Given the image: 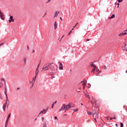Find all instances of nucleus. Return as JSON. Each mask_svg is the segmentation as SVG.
I'll return each instance as SVG.
<instances>
[{
    "instance_id": "nucleus-1",
    "label": "nucleus",
    "mask_w": 127,
    "mask_h": 127,
    "mask_svg": "<svg viewBox=\"0 0 127 127\" xmlns=\"http://www.w3.org/2000/svg\"><path fill=\"white\" fill-rule=\"evenodd\" d=\"M51 68V64H46L43 66L42 67V71H47V70H49Z\"/></svg>"
},
{
    "instance_id": "nucleus-2",
    "label": "nucleus",
    "mask_w": 127,
    "mask_h": 127,
    "mask_svg": "<svg viewBox=\"0 0 127 127\" xmlns=\"http://www.w3.org/2000/svg\"><path fill=\"white\" fill-rule=\"evenodd\" d=\"M71 109V104H68V105H65V110L64 111L65 113L67 112V111H68V110H70Z\"/></svg>"
},
{
    "instance_id": "nucleus-3",
    "label": "nucleus",
    "mask_w": 127,
    "mask_h": 127,
    "mask_svg": "<svg viewBox=\"0 0 127 127\" xmlns=\"http://www.w3.org/2000/svg\"><path fill=\"white\" fill-rule=\"evenodd\" d=\"M99 117V112H95L93 114V118L94 119H97Z\"/></svg>"
},
{
    "instance_id": "nucleus-4",
    "label": "nucleus",
    "mask_w": 127,
    "mask_h": 127,
    "mask_svg": "<svg viewBox=\"0 0 127 127\" xmlns=\"http://www.w3.org/2000/svg\"><path fill=\"white\" fill-rule=\"evenodd\" d=\"M65 110H66L65 105L63 104L61 109H60L59 112H61L62 111H65Z\"/></svg>"
},
{
    "instance_id": "nucleus-5",
    "label": "nucleus",
    "mask_w": 127,
    "mask_h": 127,
    "mask_svg": "<svg viewBox=\"0 0 127 127\" xmlns=\"http://www.w3.org/2000/svg\"><path fill=\"white\" fill-rule=\"evenodd\" d=\"M127 32H122V33H120L119 34H118V36L119 37H123V36H124V35H127Z\"/></svg>"
},
{
    "instance_id": "nucleus-6",
    "label": "nucleus",
    "mask_w": 127,
    "mask_h": 127,
    "mask_svg": "<svg viewBox=\"0 0 127 127\" xmlns=\"http://www.w3.org/2000/svg\"><path fill=\"white\" fill-rule=\"evenodd\" d=\"M0 17L1 19L4 20V15L3 14V13L1 12V11H0Z\"/></svg>"
},
{
    "instance_id": "nucleus-7",
    "label": "nucleus",
    "mask_w": 127,
    "mask_h": 127,
    "mask_svg": "<svg viewBox=\"0 0 127 127\" xmlns=\"http://www.w3.org/2000/svg\"><path fill=\"white\" fill-rule=\"evenodd\" d=\"M47 112V110L43 109L42 111H41L40 112L39 115H41V114H43L44 115H45V114H46Z\"/></svg>"
},
{
    "instance_id": "nucleus-8",
    "label": "nucleus",
    "mask_w": 127,
    "mask_h": 127,
    "mask_svg": "<svg viewBox=\"0 0 127 127\" xmlns=\"http://www.w3.org/2000/svg\"><path fill=\"white\" fill-rule=\"evenodd\" d=\"M8 22H9V23H10V22H14V19H13V16H10V19L8 20Z\"/></svg>"
},
{
    "instance_id": "nucleus-9",
    "label": "nucleus",
    "mask_w": 127,
    "mask_h": 127,
    "mask_svg": "<svg viewBox=\"0 0 127 127\" xmlns=\"http://www.w3.org/2000/svg\"><path fill=\"white\" fill-rule=\"evenodd\" d=\"M92 99L95 102V105L96 106V108H98V107H99V105L97 104V101L95 100V98L93 97H92Z\"/></svg>"
},
{
    "instance_id": "nucleus-10",
    "label": "nucleus",
    "mask_w": 127,
    "mask_h": 127,
    "mask_svg": "<svg viewBox=\"0 0 127 127\" xmlns=\"http://www.w3.org/2000/svg\"><path fill=\"white\" fill-rule=\"evenodd\" d=\"M59 14V11H56L54 13V18H55V17H57L58 16V15Z\"/></svg>"
},
{
    "instance_id": "nucleus-11",
    "label": "nucleus",
    "mask_w": 127,
    "mask_h": 127,
    "mask_svg": "<svg viewBox=\"0 0 127 127\" xmlns=\"http://www.w3.org/2000/svg\"><path fill=\"white\" fill-rule=\"evenodd\" d=\"M123 50H124V51H127V44H125V46H124L123 48Z\"/></svg>"
},
{
    "instance_id": "nucleus-12",
    "label": "nucleus",
    "mask_w": 127,
    "mask_h": 127,
    "mask_svg": "<svg viewBox=\"0 0 127 127\" xmlns=\"http://www.w3.org/2000/svg\"><path fill=\"white\" fill-rule=\"evenodd\" d=\"M60 65H59V69L60 70H63V64L62 63L59 62Z\"/></svg>"
},
{
    "instance_id": "nucleus-13",
    "label": "nucleus",
    "mask_w": 127,
    "mask_h": 127,
    "mask_svg": "<svg viewBox=\"0 0 127 127\" xmlns=\"http://www.w3.org/2000/svg\"><path fill=\"white\" fill-rule=\"evenodd\" d=\"M39 72V70L38 69V68H37L35 72V76H37V75H38Z\"/></svg>"
},
{
    "instance_id": "nucleus-14",
    "label": "nucleus",
    "mask_w": 127,
    "mask_h": 127,
    "mask_svg": "<svg viewBox=\"0 0 127 127\" xmlns=\"http://www.w3.org/2000/svg\"><path fill=\"white\" fill-rule=\"evenodd\" d=\"M83 83L82 84V86H86V83H87V80H83L81 82V83H83Z\"/></svg>"
},
{
    "instance_id": "nucleus-15",
    "label": "nucleus",
    "mask_w": 127,
    "mask_h": 127,
    "mask_svg": "<svg viewBox=\"0 0 127 127\" xmlns=\"http://www.w3.org/2000/svg\"><path fill=\"white\" fill-rule=\"evenodd\" d=\"M5 104H7V108H8V104H9V100H8V99L6 100Z\"/></svg>"
},
{
    "instance_id": "nucleus-16",
    "label": "nucleus",
    "mask_w": 127,
    "mask_h": 127,
    "mask_svg": "<svg viewBox=\"0 0 127 127\" xmlns=\"http://www.w3.org/2000/svg\"><path fill=\"white\" fill-rule=\"evenodd\" d=\"M37 77V76L35 75V77L33 78L32 83H33V84L35 82V80H36Z\"/></svg>"
},
{
    "instance_id": "nucleus-17",
    "label": "nucleus",
    "mask_w": 127,
    "mask_h": 127,
    "mask_svg": "<svg viewBox=\"0 0 127 127\" xmlns=\"http://www.w3.org/2000/svg\"><path fill=\"white\" fill-rule=\"evenodd\" d=\"M6 106H7V104H6V103H5L3 105V111L4 112V111H5V108H6Z\"/></svg>"
},
{
    "instance_id": "nucleus-18",
    "label": "nucleus",
    "mask_w": 127,
    "mask_h": 127,
    "mask_svg": "<svg viewBox=\"0 0 127 127\" xmlns=\"http://www.w3.org/2000/svg\"><path fill=\"white\" fill-rule=\"evenodd\" d=\"M84 96H85V97H87L88 99H91V97H90V95H89L88 94L84 93Z\"/></svg>"
},
{
    "instance_id": "nucleus-19",
    "label": "nucleus",
    "mask_w": 127,
    "mask_h": 127,
    "mask_svg": "<svg viewBox=\"0 0 127 127\" xmlns=\"http://www.w3.org/2000/svg\"><path fill=\"white\" fill-rule=\"evenodd\" d=\"M57 22L55 21V23H54V27H55V29H56V28H57Z\"/></svg>"
},
{
    "instance_id": "nucleus-20",
    "label": "nucleus",
    "mask_w": 127,
    "mask_h": 127,
    "mask_svg": "<svg viewBox=\"0 0 127 127\" xmlns=\"http://www.w3.org/2000/svg\"><path fill=\"white\" fill-rule=\"evenodd\" d=\"M116 17V15L115 14H113L112 16L110 17L109 18V19H112V18H115Z\"/></svg>"
},
{
    "instance_id": "nucleus-21",
    "label": "nucleus",
    "mask_w": 127,
    "mask_h": 127,
    "mask_svg": "<svg viewBox=\"0 0 127 127\" xmlns=\"http://www.w3.org/2000/svg\"><path fill=\"white\" fill-rule=\"evenodd\" d=\"M27 60V59L26 58H24L23 61H24V64H26Z\"/></svg>"
},
{
    "instance_id": "nucleus-22",
    "label": "nucleus",
    "mask_w": 127,
    "mask_h": 127,
    "mask_svg": "<svg viewBox=\"0 0 127 127\" xmlns=\"http://www.w3.org/2000/svg\"><path fill=\"white\" fill-rule=\"evenodd\" d=\"M90 66H91V67H94V68H97V66H96L95 65V64H90Z\"/></svg>"
},
{
    "instance_id": "nucleus-23",
    "label": "nucleus",
    "mask_w": 127,
    "mask_h": 127,
    "mask_svg": "<svg viewBox=\"0 0 127 127\" xmlns=\"http://www.w3.org/2000/svg\"><path fill=\"white\" fill-rule=\"evenodd\" d=\"M72 111H73L74 112H78V111H79V109L77 108L76 109H73Z\"/></svg>"
},
{
    "instance_id": "nucleus-24",
    "label": "nucleus",
    "mask_w": 127,
    "mask_h": 127,
    "mask_svg": "<svg viewBox=\"0 0 127 127\" xmlns=\"http://www.w3.org/2000/svg\"><path fill=\"white\" fill-rule=\"evenodd\" d=\"M5 86H4V91H7V89L6 88V86L5 85V82H4Z\"/></svg>"
},
{
    "instance_id": "nucleus-25",
    "label": "nucleus",
    "mask_w": 127,
    "mask_h": 127,
    "mask_svg": "<svg viewBox=\"0 0 127 127\" xmlns=\"http://www.w3.org/2000/svg\"><path fill=\"white\" fill-rule=\"evenodd\" d=\"M96 68L94 67V68L92 69L91 72H93V73H95V71L96 70Z\"/></svg>"
},
{
    "instance_id": "nucleus-26",
    "label": "nucleus",
    "mask_w": 127,
    "mask_h": 127,
    "mask_svg": "<svg viewBox=\"0 0 127 127\" xmlns=\"http://www.w3.org/2000/svg\"><path fill=\"white\" fill-rule=\"evenodd\" d=\"M100 74H101V71H99L97 74L96 75V76H99V75H100Z\"/></svg>"
},
{
    "instance_id": "nucleus-27",
    "label": "nucleus",
    "mask_w": 127,
    "mask_h": 127,
    "mask_svg": "<svg viewBox=\"0 0 127 127\" xmlns=\"http://www.w3.org/2000/svg\"><path fill=\"white\" fill-rule=\"evenodd\" d=\"M120 125H121V127H124V124H123V123H121Z\"/></svg>"
},
{
    "instance_id": "nucleus-28",
    "label": "nucleus",
    "mask_w": 127,
    "mask_h": 127,
    "mask_svg": "<svg viewBox=\"0 0 127 127\" xmlns=\"http://www.w3.org/2000/svg\"><path fill=\"white\" fill-rule=\"evenodd\" d=\"M1 81H3V82H5L4 78H1Z\"/></svg>"
},
{
    "instance_id": "nucleus-29",
    "label": "nucleus",
    "mask_w": 127,
    "mask_h": 127,
    "mask_svg": "<svg viewBox=\"0 0 127 127\" xmlns=\"http://www.w3.org/2000/svg\"><path fill=\"white\" fill-rule=\"evenodd\" d=\"M54 105H55V103H53L52 104V109H53V108L54 107Z\"/></svg>"
},
{
    "instance_id": "nucleus-30",
    "label": "nucleus",
    "mask_w": 127,
    "mask_h": 127,
    "mask_svg": "<svg viewBox=\"0 0 127 127\" xmlns=\"http://www.w3.org/2000/svg\"><path fill=\"white\" fill-rule=\"evenodd\" d=\"M88 115H92V113L91 112H87Z\"/></svg>"
},
{
    "instance_id": "nucleus-31",
    "label": "nucleus",
    "mask_w": 127,
    "mask_h": 127,
    "mask_svg": "<svg viewBox=\"0 0 127 127\" xmlns=\"http://www.w3.org/2000/svg\"><path fill=\"white\" fill-rule=\"evenodd\" d=\"M118 2H122L123 1V0H117Z\"/></svg>"
},
{
    "instance_id": "nucleus-32",
    "label": "nucleus",
    "mask_w": 127,
    "mask_h": 127,
    "mask_svg": "<svg viewBox=\"0 0 127 127\" xmlns=\"http://www.w3.org/2000/svg\"><path fill=\"white\" fill-rule=\"evenodd\" d=\"M10 118V114L8 115V117L7 118V119H8V120H9V118Z\"/></svg>"
},
{
    "instance_id": "nucleus-33",
    "label": "nucleus",
    "mask_w": 127,
    "mask_h": 127,
    "mask_svg": "<svg viewBox=\"0 0 127 127\" xmlns=\"http://www.w3.org/2000/svg\"><path fill=\"white\" fill-rule=\"evenodd\" d=\"M5 96H7V91H4Z\"/></svg>"
},
{
    "instance_id": "nucleus-34",
    "label": "nucleus",
    "mask_w": 127,
    "mask_h": 127,
    "mask_svg": "<svg viewBox=\"0 0 127 127\" xmlns=\"http://www.w3.org/2000/svg\"><path fill=\"white\" fill-rule=\"evenodd\" d=\"M71 33H72V30H71L68 34V35H70V34H71Z\"/></svg>"
},
{
    "instance_id": "nucleus-35",
    "label": "nucleus",
    "mask_w": 127,
    "mask_h": 127,
    "mask_svg": "<svg viewBox=\"0 0 127 127\" xmlns=\"http://www.w3.org/2000/svg\"><path fill=\"white\" fill-rule=\"evenodd\" d=\"M78 22L76 23V24L75 25V26H73V28H75V27L76 26H77V25L78 24Z\"/></svg>"
},
{
    "instance_id": "nucleus-36",
    "label": "nucleus",
    "mask_w": 127,
    "mask_h": 127,
    "mask_svg": "<svg viewBox=\"0 0 127 127\" xmlns=\"http://www.w3.org/2000/svg\"><path fill=\"white\" fill-rule=\"evenodd\" d=\"M90 121H91V120H90V119L87 120V123H89Z\"/></svg>"
},
{
    "instance_id": "nucleus-37",
    "label": "nucleus",
    "mask_w": 127,
    "mask_h": 127,
    "mask_svg": "<svg viewBox=\"0 0 127 127\" xmlns=\"http://www.w3.org/2000/svg\"><path fill=\"white\" fill-rule=\"evenodd\" d=\"M35 52V51L34 50H32V53H34Z\"/></svg>"
},
{
    "instance_id": "nucleus-38",
    "label": "nucleus",
    "mask_w": 127,
    "mask_h": 127,
    "mask_svg": "<svg viewBox=\"0 0 127 127\" xmlns=\"http://www.w3.org/2000/svg\"><path fill=\"white\" fill-rule=\"evenodd\" d=\"M42 120L43 121V122L44 121V117H42Z\"/></svg>"
},
{
    "instance_id": "nucleus-39",
    "label": "nucleus",
    "mask_w": 127,
    "mask_h": 127,
    "mask_svg": "<svg viewBox=\"0 0 127 127\" xmlns=\"http://www.w3.org/2000/svg\"><path fill=\"white\" fill-rule=\"evenodd\" d=\"M94 121L96 123H97V118H94Z\"/></svg>"
},
{
    "instance_id": "nucleus-40",
    "label": "nucleus",
    "mask_w": 127,
    "mask_h": 127,
    "mask_svg": "<svg viewBox=\"0 0 127 127\" xmlns=\"http://www.w3.org/2000/svg\"><path fill=\"white\" fill-rule=\"evenodd\" d=\"M6 100H8V97H7V95H6Z\"/></svg>"
},
{
    "instance_id": "nucleus-41",
    "label": "nucleus",
    "mask_w": 127,
    "mask_h": 127,
    "mask_svg": "<svg viewBox=\"0 0 127 127\" xmlns=\"http://www.w3.org/2000/svg\"><path fill=\"white\" fill-rule=\"evenodd\" d=\"M9 119H7V120H6V123H8V120H9Z\"/></svg>"
},
{
    "instance_id": "nucleus-42",
    "label": "nucleus",
    "mask_w": 127,
    "mask_h": 127,
    "mask_svg": "<svg viewBox=\"0 0 127 127\" xmlns=\"http://www.w3.org/2000/svg\"><path fill=\"white\" fill-rule=\"evenodd\" d=\"M2 85H3L2 83H0V88H1V86H2Z\"/></svg>"
},
{
    "instance_id": "nucleus-43",
    "label": "nucleus",
    "mask_w": 127,
    "mask_h": 127,
    "mask_svg": "<svg viewBox=\"0 0 127 127\" xmlns=\"http://www.w3.org/2000/svg\"><path fill=\"white\" fill-rule=\"evenodd\" d=\"M7 123L5 122V126H6V127H7Z\"/></svg>"
},
{
    "instance_id": "nucleus-44",
    "label": "nucleus",
    "mask_w": 127,
    "mask_h": 127,
    "mask_svg": "<svg viewBox=\"0 0 127 127\" xmlns=\"http://www.w3.org/2000/svg\"><path fill=\"white\" fill-rule=\"evenodd\" d=\"M43 127H46V125L44 124V125H43Z\"/></svg>"
},
{
    "instance_id": "nucleus-45",
    "label": "nucleus",
    "mask_w": 127,
    "mask_h": 127,
    "mask_svg": "<svg viewBox=\"0 0 127 127\" xmlns=\"http://www.w3.org/2000/svg\"><path fill=\"white\" fill-rule=\"evenodd\" d=\"M2 45H3V43H1V44H0V46H2Z\"/></svg>"
},
{
    "instance_id": "nucleus-46",
    "label": "nucleus",
    "mask_w": 127,
    "mask_h": 127,
    "mask_svg": "<svg viewBox=\"0 0 127 127\" xmlns=\"http://www.w3.org/2000/svg\"><path fill=\"white\" fill-rule=\"evenodd\" d=\"M39 64L37 65V68H38V69H39Z\"/></svg>"
},
{
    "instance_id": "nucleus-47",
    "label": "nucleus",
    "mask_w": 127,
    "mask_h": 127,
    "mask_svg": "<svg viewBox=\"0 0 127 127\" xmlns=\"http://www.w3.org/2000/svg\"><path fill=\"white\" fill-rule=\"evenodd\" d=\"M91 103L92 104V105H94V103H93V102L92 101H91Z\"/></svg>"
},
{
    "instance_id": "nucleus-48",
    "label": "nucleus",
    "mask_w": 127,
    "mask_h": 127,
    "mask_svg": "<svg viewBox=\"0 0 127 127\" xmlns=\"http://www.w3.org/2000/svg\"><path fill=\"white\" fill-rule=\"evenodd\" d=\"M117 5H118V7H119V5H120V3H118Z\"/></svg>"
},
{
    "instance_id": "nucleus-49",
    "label": "nucleus",
    "mask_w": 127,
    "mask_h": 127,
    "mask_svg": "<svg viewBox=\"0 0 127 127\" xmlns=\"http://www.w3.org/2000/svg\"><path fill=\"white\" fill-rule=\"evenodd\" d=\"M55 120H57V117L55 116Z\"/></svg>"
},
{
    "instance_id": "nucleus-50",
    "label": "nucleus",
    "mask_w": 127,
    "mask_h": 127,
    "mask_svg": "<svg viewBox=\"0 0 127 127\" xmlns=\"http://www.w3.org/2000/svg\"><path fill=\"white\" fill-rule=\"evenodd\" d=\"M80 89L79 88L78 90H77V92H80Z\"/></svg>"
},
{
    "instance_id": "nucleus-51",
    "label": "nucleus",
    "mask_w": 127,
    "mask_h": 127,
    "mask_svg": "<svg viewBox=\"0 0 127 127\" xmlns=\"http://www.w3.org/2000/svg\"><path fill=\"white\" fill-rule=\"evenodd\" d=\"M83 89L85 90V86H83Z\"/></svg>"
},
{
    "instance_id": "nucleus-52",
    "label": "nucleus",
    "mask_w": 127,
    "mask_h": 127,
    "mask_svg": "<svg viewBox=\"0 0 127 127\" xmlns=\"http://www.w3.org/2000/svg\"><path fill=\"white\" fill-rule=\"evenodd\" d=\"M60 19H61L62 21V20H63V19H62V17H61Z\"/></svg>"
},
{
    "instance_id": "nucleus-53",
    "label": "nucleus",
    "mask_w": 127,
    "mask_h": 127,
    "mask_svg": "<svg viewBox=\"0 0 127 127\" xmlns=\"http://www.w3.org/2000/svg\"><path fill=\"white\" fill-rule=\"evenodd\" d=\"M57 103V101H56L55 103H53V104H55H55H56Z\"/></svg>"
},
{
    "instance_id": "nucleus-54",
    "label": "nucleus",
    "mask_w": 127,
    "mask_h": 127,
    "mask_svg": "<svg viewBox=\"0 0 127 127\" xmlns=\"http://www.w3.org/2000/svg\"><path fill=\"white\" fill-rule=\"evenodd\" d=\"M89 40L88 39H86V41H89Z\"/></svg>"
},
{
    "instance_id": "nucleus-55",
    "label": "nucleus",
    "mask_w": 127,
    "mask_h": 127,
    "mask_svg": "<svg viewBox=\"0 0 127 127\" xmlns=\"http://www.w3.org/2000/svg\"><path fill=\"white\" fill-rule=\"evenodd\" d=\"M113 120H116V117L113 118Z\"/></svg>"
},
{
    "instance_id": "nucleus-56",
    "label": "nucleus",
    "mask_w": 127,
    "mask_h": 127,
    "mask_svg": "<svg viewBox=\"0 0 127 127\" xmlns=\"http://www.w3.org/2000/svg\"><path fill=\"white\" fill-rule=\"evenodd\" d=\"M17 90H19V87L17 88Z\"/></svg>"
},
{
    "instance_id": "nucleus-57",
    "label": "nucleus",
    "mask_w": 127,
    "mask_h": 127,
    "mask_svg": "<svg viewBox=\"0 0 127 127\" xmlns=\"http://www.w3.org/2000/svg\"><path fill=\"white\" fill-rule=\"evenodd\" d=\"M104 69H106V66H104Z\"/></svg>"
},
{
    "instance_id": "nucleus-58",
    "label": "nucleus",
    "mask_w": 127,
    "mask_h": 127,
    "mask_svg": "<svg viewBox=\"0 0 127 127\" xmlns=\"http://www.w3.org/2000/svg\"><path fill=\"white\" fill-rule=\"evenodd\" d=\"M71 30H74V27Z\"/></svg>"
},
{
    "instance_id": "nucleus-59",
    "label": "nucleus",
    "mask_w": 127,
    "mask_h": 127,
    "mask_svg": "<svg viewBox=\"0 0 127 127\" xmlns=\"http://www.w3.org/2000/svg\"><path fill=\"white\" fill-rule=\"evenodd\" d=\"M81 106H83V103H81Z\"/></svg>"
},
{
    "instance_id": "nucleus-60",
    "label": "nucleus",
    "mask_w": 127,
    "mask_h": 127,
    "mask_svg": "<svg viewBox=\"0 0 127 127\" xmlns=\"http://www.w3.org/2000/svg\"><path fill=\"white\" fill-rule=\"evenodd\" d=\"M45 110H47V111H48V108H47L46 109H45Z\"/></svg>"
},
{
    "instance_id": "nucleus-61",
    "label": "nucleus",
    "mask_w": 127,
    "mask_h": 127,
    "mask_svg": "<svg viewBox=\"0 0 127 127\" xmlns=\"http://www.w3.org/2000/svg\"><path fill=\"white\" fill-rule=\"evenodd\" d=\"M116 127H118V125L116 124Z\"/></svg>"
},
{
    "instance_id": "nucleus-62",
    "label": "nucleus",
    "mask_w": 127,
    "mask_h": 127,
    "mask_svg": "<svg viewBox=\"0 0 127 127\" xmlns=\"http://www.w3.org/2000/svg\"><path fill=\"white\" fill-rule=\"evenodd\" d=\"M113 118H111L110 120H113Z\"/></svg>"
},
{
    "instance_id": "nucleus-63",
    "label": "nucleus",
    "mask_w": 127,
    "mask_h": 127,
    "mask_svg": "<svg viewBox=\"0 0 127 127\" xmlns=\"http://www.w3.org/2000/svg\"><path fill=\"white\" fill-rule=\"evenodd\" d=\"M4 127H7V126H5Z\"/></svg>"
},
{
    "instance_id": "nucleus-64",
    "label": "nucleus",
    "mask_w": 127,
    "mask_h": 127,
    "mask_svg": "<svg viewBox=\"0 0 127 127\" xmlns=\"http://www.w3.org/2000/svg\"><path fill=\"white\" fill-rule=\"evenodd\" d=\"M115 4H117V2L115 3Z\"/></svg>"
}]
</instances>
